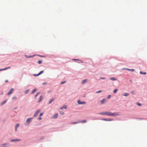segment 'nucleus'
I'll return each instance as SVG.
<instances>
[{
  "mask_svg": "<svg viewBox=\"0 0 147 147\" xmlns=\"http://www.w3.org/2000/svg\"><path fill=\"white\" fill-rule=\"evenodd\" d=\"M43 114V113H40V116H42V115Z\"/></svg>",
  "mask_w": 147,
  "mask_h": 147,
  "instance_id": "37",
  "label": "nucleus"
},
{
  "mask_svg": "<svg viewBox=\"0 0 147 147\" xmlns=\"http://www.w3.org/2000/svg\"><path fill=\"white\" fill-rule=\"evenodd\" d=\"M26 57L27 58H30V57H32V56H29L28 57Z\"/></svg>",
  "mask_w": 147,
  "mask_h": 147,
  "instance_id": "41",
  "label": "nucleus"
},
{
  "mask_svg": "<svg viewBox=\"0 0 147 147\" xmlns=\"http://www.w3.org/2000/svg\"><path fill=\"white\" fill-rule=\"evenodd\" d=\"M101 92V90H99L98 91L96 92V93H99L100 92Z\"/></svg>",
  "mask_w": 147,
  "mask_h": 147,
  "instance_id": "32",
  "label": "nucleus"
},
{
  "mask_svg": "<svg viewBox=\"0 0 147 147\" xmlns=\"http://www.w3.org/2000/svg\"><path fill=\"white\" fill-rule=\"evenodd\" d=\"M123 95L124 96H128L129 95V94L128 93H124V94H123Z\"/></svg>",
  "mask_w": 147,
  "mask_h": 147,
  "instance_id": "18",
  "label": "nucleus"
},
{
  "mask_svg": "<svg viewBox=\"0 0 147 147\" xmlns=\"http://www.w3.org/2000/svg\"><path fill=\"white\" fill-rule=\"evenodd\" d=\"M40 112V110H38L36 113L34 114V117H36L38 114Z\"/></svg>",
  "mask_w": 147,
  "mask_h": 147,
  "instance_id": "5",
  "label": "nucleus"
},
{
  "mask_svg": "<svg viewBox=\"0 0 147 147\" xmlns=\"http://www.w3.org/2000/svg\"><path fill=\"white\" fill-rule=\"evenodd\" d=\"M40 56V57H42V56Z\"/></svg>",
  "mask_w": 147,
  "mask_h": 147,
  "instance_id": "47",
  "label": "nucleus"
},
{
  "mask_svg": "<svg viewBox=\"0 0 147 147\" xmlns=\"http://www.w3.org/2000/svg\"><path fill=\"white\" fill-rule=\"evenodd\" d=\"M102 120L105 121H108V119H103Z\"/></svg>",
  "mask_w": 147,
  "mask_h": 147,
  "instance_id": "38",
  "label": "nucleus"
},
{
  "mask_svg": "<svg viewBox=\"0 0 147 147\" xmlns=\"http://www.w3.org/2000/svg\"><path fill=\"white\" fill-rule=\"evenodd\" d=\"M78 102L79 104H84L86 103L85 102L81 101L79 100L78 101Z\"/></svg>",
  "mask_w": 147,
  "mask_h": 147,
  "instance_id": "3",
  "label": "nucleus"
},
{
  "mask_svg": "<svg viewBox=\"0 0 147 147\" xmlns=\"http://www.w3.org/2000/svg\"><path fill=\"white\" fill-rule=\"evenodd\" d=\"M131 93L133 94H134V91H131Z\"/></svg>",
  "mask_w": 147,
  "mask_h": 147,
  "instance_id": "36",
  "label": "nucleus"
},
{
  "mask_svg": "<svg viewBox=\"0 0 147 147\" xmlns=\"http://www.w3.org/2000/svg\"><path fill=\"white\" fill-rule=\"evenodd\" d=\"M111 97V95H109L108 96V98H109Z\"/></svg>",
  "mask_w": 147,
  "mask_h": 147,
  "instance_id": "43",
  "label": "nucleus"
},
{
  "mask_svg": "<svg viewBox=\"0 0 147 147\" xmlns=\"http://www.w3.org/2000/svg\"><path fill=\"white\" fill-rule=\"evenodd\" d=\"M41 119H42L41 117H40L38 118V120H40Z\"/></svg>",
  "mask_w": 147,
  "mask_h": 147,
  "instance_id": "39",
  "label": "nucleus"
},
{
  "mask_svg": "<svg viewBox=\"0 0 147 147\" xmlns=\"http://www.w3.org/2000/svg\"><path fill=\"white\" fill-rule=\"evenodd\" d=\"M86 120H83V121L80 122L82 123H86Z\"/></svg>",
  "mask_w": 147,
  "mask_h": 147,
  "instance_id": "28",
  "label": "nucleus"
},
{
  "mask_svg": "<svg viewBox=\"0 0 147 147\" xmlns=\"http://www.w3.org/2000/svg\"><path fill=\"white\" fill-rule=\"evenodd\" d=\"M105 79V78H100V79H103V80H104Z\"/></svg>",
  "mask_w": 147,
  "mask_h": 147,
  "instance_id": "35",
  "label": "nucleus"
},
{
  "mask_svg": "<svg viewBox=\"0 0 147 147\" xmlns=\"http://www.w3.org/2000/svg\"><path fill=\"white\" fill-rule=\"evenodd\" d=\"M39 94V92L37 93L35 96V98H36L37 96Z\"/></svg>",
  "mask_w": 147,
  "mask_h": 147,
  "instance_id": "22",
  "label": "nucleus"
},
{
  "mask_svg": "<svg viewBox=\"0 0 147 147\" xmlns=\"http://www.w3.org/2000/svg\"><path fill=\"white\" fill-rule=\"evenodd\" d=\"M8 82V80H6L5 81V82Z\"/></svg>",
  "mask_w": 147,
  "mask_h": 147,
  "instance_id": "45",
  "label": "nucleus"
},
{
  "mask_svg": "<svg viewBox=\"0 0 147 147\" xmlns=\"http://www.w3.org/2000/svg\"><path fill=\"white\" fill-rule=\"evenodd\" d=\"M28 92V90H26L25 92V94H27V93Z\"/></svg>",
  "mask_w": 147,
  "mask_h": 147,
  "instance_id": "34",
  "label": "nucleus"
},
{
  "mask_svg": "<svg viewBox=\"0 0 147 147\" xmlns=\"http://www.w3.org/2000/svg\"><path fill=\"white\" fill-rule=\"evenodd\" d=\"M137 105H138L139 106H140L141 105L140 103H138Z\"/></svg>",
  "mask_w": 147,
  "mask_h": 147,
  "instance_id": "40",
  "label": "nucleus"
},
{
  "mask_svg": "<svg viewBox=\"0 0 147 147\" xmlns=\"http://www.w3.org/2000/svg\"><path fill=\"white\" fill-rule=\"evenodd\" d=\"M43 72H44L43 71H42L40 72L38 74H34V76H39V75H40L41 74H42V73H43Z\"/></svg>",
  "mask_w": 147,
  "mask_h": 147,
  "instance_id": "8",
  "label": "nucleus"
},
{
  "mask_svg": "<svg viewBox=\"0 0 147 147\" xmlns=\"http://www.w3.org/2000/svg\"><path fill=\"white\" fill-rule=\"evenodd\" d=\"M106 101V99H103L102 100L100 101V102L101 104L104 103Z\"/></svg>",
  "mask_w": 147,
  "mask_h": 147,
  "instance_id": "10",
  "label": "nucleus"
},
{
  "mask_svg": "<svg viewBox=\"0 0 147 147\" xmlns=\"http://www.w3.org/2000/svg\"><path fill=\"white\" fill-rule=\"evenodd\" d=\"M112 120H113L112 119H108V121H112Z\"/></svg>",
  "mask_w": 147,
  "mask_h": 147,
  "instance_id": "42",
  "label": "nucleus"
},
{
  "mask_svg": "<svg viewBox=\"0 0 147 147\" xmlns=\"http://www.w3.org/2000/svg\"><path fill=\"white\" fill-rule=\"evenodd\" d=\"M31 119L32 118H28V119H27L26 121V123H27L28 124L30 122Z\"/></svg>",
  "mask_w": 147,
  "mask_h": 147,
  "instance_id": "9",
  "label": "nucleus"
},
{
  "mask_svg": "<svg viewBox=\"0 0 147 147\" xmlns=\"http://www.w3.org/2000/svg\"><path fill=\"white\" fill-rule=\"evenodd\" d=\"M140 73L141 74H144V75H145V74H146V72H144V73H143L142 72L140 71Z\"/></svg>",
  "mask_w": 147,
  "mask_h": 147,
  "instance_id": "23",
  "label": "nucleus"
},
{
  "mask_svg": "<svg viewBox=\"0 0 147 147\" xmlns=\"http://www.w3.org/2000/svg\"><path fill=\"white\" fill-rule=\"evenodd\" d=\"M54 100V99H51L49 102V104H51L52 101H53Z\"/></svg>",
  "mask_w": 147,
  "mask_h": 147,
  "instance_id": "27",
  "label": "nucleus"
},
{
  "mask_svg": "<svg viewBox=\"0 0 147 147\" xmlns=\"http://www.w3.org/2000/svg\"><path fill=\"white\" fill-rule=\"evenodd\" d=\"M117 89H115L113 91V93H116L117 92Z\"/></svg>",
  "mask_w": 147,
  "mask_h": 147,
  "instance_id": "26",
  "label": "nucleus"
},
{
  "mask_svg": "<svg viewBox=\"0 0 147 147\" xmlns=\"http://www.w3.org/2000/svg\"><path fill=\"white\" fill-rule=\"evenodd\" d=\"M42 99H43L42 96H40V97L39 100L38 101V102H40L42 100Z\"/></svg>",
  "mask_w": 147,
  "mask_h": 147,
  "instance_id": "12",
  "label": "nucleus"
},
{
  "mask_svg": "<svg viewBox=\"0 0 147 147\" xmlns=\"http://www.w3.org/2000/svg\"><path fill=\"white\" fill-rule=\"evenodd\" d=\"M43 72H44L43 71H42L40 72L38 74H34V76H39V75H40L41 74H42V73H43Z\"/></svg>",
  "mask_w": 147,
  "mask_h": 147,
  "instance_id": "7",
  "label": "nucleus"
},
{
  "mask_svg": "<svg viewBox=\"0 0 147 147\" xmlns=\"http://www.w3.org/2000/svg\"><path fill=\"white\" fill-rule=\"evenodd\" d=\"M86 82H87V80H86V79L84 80H83L82 81V83L83 84H85V83H86Z\"/></svg>",
  "mask_w": 147,
  "mask_h": 147,
  "instance_id": "17",
  "label": "nucleus"
},
{
  "mask_svg": "<svg viewBox=\"0 0 147 147\" xmlns=\"http://www.w3.org/2000/svg\"><path fill=\"white\" fill-rule=\"evenodd\" d=\"M6 101H7V100H5L3 102H2L1 103V105H2L3 104H4V103H5L6 102Z\"/></svg>",
  "mask_w": 147,
  "mask_h": 147,
  "instance_id": "24",
  "label": "nucleus"
},
{
  "mask_svg": "<svg viewBox=\"0 0 147 147\" xmlns=\"http://www.w3.org/2000/svg\"><path fill=\"white\" fill-rule=\"evenodd\" d=\"M47 84V83L45 82V83H44L42 84L43 85H45V84Z\"/></svg>",
  "mask_w": 147,
  "mask_h": 147,
  "instance_id": "44",
  "label": "nucleus"
},
{
  "mask_svg": "<svg viewBox=\"0 0 147 147\" xmlns=\"http://www.w3.org/2000/svg\"><path fill=\"white\" fill-rule=\"evenodd\" d=\"M1 147H9L8 144H3L2 145Z\"/></svg>",
  "mask_w": 147,
  "mask_h": 147,
  "instance_id": "6",
  "label": "nucleus"
},
{
  "mask_svg": "<svg viewBox=\"0 0 147 147\" xmlns=\"http://www.w3.org/2000/svg\"><path fill=\"white\" fill-rule=\"evenodd\" d=\"M42 62V61H39L38 62V64H41Z\"/></svg>",
  "mask_w": 147,
  "mask_h": 147,
  "instance_id": "30",
  "label": "nucleus"
},
{
  "mask_svg": "<svg viewBox=\"0 0 147 147\" xmlns=\"http://www.w3.org/2000/svg\"><path fill=\"white\" fill-rule=\"evenodd\" d=\"M110 79L111 80H113V81H115V80H116V79L115 78H114V77H111L110 78Z\"/></svg>",
  "mask_w": 147,
  "mask_h": 147,
  "instance_id": "15",
  "label": "nucleus"
},
{
  "mask_svg": "<svg viewBox=\"0 0 147 147\" xmlns=\"http://www.w3.org/2000/svg\"><path fill=\"white\" fill-rule=\"evenodd\" d=\"M125 69L127 70H130L132 71H134V69Z\"/></svg>",
  "mask_w": 147,
  "mask_h": 147,
  "instance_id": "21",
  "label": "nucleus"
},
{
  "mask_svg": "<svg viewBox=\"0 0 147 147\" xmlns=\"http://www.w3.org/2000/svg\"><path fill=\"white\" fill-rule=\"evenodd\" d=\"M67 108V106L66 105H64L63 107H62L60 108V109H66Z\"/></svg>",
  "mask_w": 147,
  "mask_h": 147,
  "instance_id": "13",
  "label": "nucleus"
},
{
  "mask_svg": "<svg viewBox=\"0 0 147 147\" xmlns=\"http://www.w3.org/2000/svg\"><path fill=\"white\" fill-rule=\"evenodd\" d=\"M21 141L20 139H13L11 140V142H19Z\"/></svg>",
  "mask_w": 147,
  "mask_h": 147,
  "instance_id": "4",
  "label": "nucleus"
},
{
  "mask_svg": "<svg viewBox=\"0 0 147 147\" xmlns=\"http://www.w3.org/2000/svg\"><path fill=\"white\" fill-rule=\"evenodd\" d=\"M10 68V67H9L5 68H4V69H0V71H2V70H5L7 69H9V68Z\"/></svg>",
  "mask_w": 147,
  "mask_h": 147,
  "instance_id": "16",
  "label": "nucleus"
},
{
  "mask_svg": "<svg viewBox=\"0 0 147 147\" xmlns=\"http://www.w3.org/2000/svg\"><path fill=\"white\" fill-rule=\"evenodd\" d=\"M105 115L109 116H116L119 115H120V113L118 112L112 113L111 112L107 111L105 112Z\"/></svg>",
  "mask_w": 147,
  "mask_h": 147,
  "instance_id": "1",
  "label": "nucleus"
},
{
  "mask_svg": "<svg viewBox=\"0 0 147 147\" xmlns=\"http://www.w3.org/2000/svg\"><path fill=\"white\" fill-rule=\"evenodd\" d=\"M58 114L56 113L53 116V118H56L58 117Z\"/></svg>",
  "mask_w": 147,
  "mask_h": 147,
  "instance_id": "11",
  "label": "nucleus"
},
{
  "mask_svg": "<svg viewBox=\"0 0 147 147\" xmlns=\"http://www.w3.org/2000/svg\"><path fill=\"white\" fill-rule=\"evenodd\" d=\"M73 60H78V59H73Z\"/></svg>",
  "mask_w": 147,
  "mask_h": 147,
  "instance_id": "46",
  "label": "nucleus"
},
{
  "mask_svg": "<svg viewBox=\"0 0 147 147\" xmlns=\"http://www.w3.org/2000/svg\"><path fill=\"white\" fill-rule=\"evenodd\" d=\"M65 82H66V81H63L61 82V84H64L65 83Z\"/></svg>",
  "mask_w": 147,
  "mask_h": 147,
  "instance_id": "31",
  "label": "nucleus"
},
{
  "mask_svg": "<svg viewBox=\"0 0 147 147\" xmlns=\"http://www.w3.org/2000/svg\"><path fill=\"white\" fill-rule=\"evenodd\" d=\"M79 122H80L79 121H77V122H73L71 123H70V124H76L78 123H79Z\"/></svg>",
  "mask_w": 147,
  "mask_h": 147,
  "instance_id": "14",
  "label": "nucleus"
},
{
  "mask_svg": "<svg viewBox=\"0 0 147 147\" xmlns=\"http://www.w3.org/2000/svg\"><path fill=\"white\" fill-rule=\"evenodd\" d=\"M12 99L16 100L17 99V98L16 96H14L12 98Z\"/></svg>",
  "mask_w": 147,
  "mask_h": 147,
  "instance_id": "29",
  "label": "nucleus"
},
{
  "mask_svg": "<svg viewBox=\"0 0 147 147\" xmlns=\"http://www.w3.org/2000/svg\"><path fill=\"white\" fill-rule=\"evenodd\" d=\"M14 89L13 88H11L9 92L7 93V94L8 95H10L13 91Z\"/></svg>",
  "mask_w": 147,
  "mask_h": 147,
  "instance_id": "2",
  "label": "nucleus"
},
{
  "mask_svg": "<svg viewBox=\"0 0 147 147\" xmlns=\"http://www.w3.org/2000/svg\"><path fill=\"white\" fill-rule=\"evenodd\" d=\"M19 124H17L16 126V127H15V131H17V128L18 127H19Z\"/></svg>",
  "mask_w": 147,
  "mask_h": 147,
  "instance_id": "19",
  "label": "nucleus"
},
{
  "mask_svg": "<svg viewBox=\"0 0 147 147\" xmlns=\"http://www.w3.org/2000/svg\"><path fill=\"white\" fill-rule=\"evenodd\" d=\"M60 113L62 115H64V113L63 112H60Z\"/></svg>",
  "mask_w": 147,
  "mask_h": 147,
  "instance_id": "33",
  "label": "nucleus"
},
{
  "mask_svg": "<svg viewBox=\"0 0 147 147\" xmlns=\"http://www.w3.org/2000/svg\"><path fill=\"white\" fill-rule=\"evenodd\" d=\"M100 114L102 115H105V112H101L99 113Z\"/></svg>",
  "mask_w": 147,
  "mask_h": 147,
  "instance_id": "20",
  "label": "nucleus"
},
{
  "mask_svg": "<svg viewBox=\"0 0 147 147\" xmlns=\"http://www.w3.org/2000/svg\"><path fill=\"white\" fill-rule=\"evenodd\" d=\"M36 91V89H34L32 90V93H34Z\"/></svg>",
  "mask_w": 147,
  "mask_h": 147,
  "instance_id": "25",
  "label": "nucleus"
}]
</instances>
